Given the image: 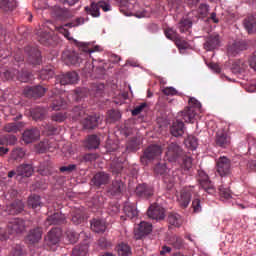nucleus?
<instances>
[{"label":"nucleus","instance_id":"1","mask_svg":"<svg viewBox=\"0 0 256 256\" xmlns=\"http://www.w3.org/2000/svg\"><path fill=\"white\" fill-rule=\"evenodd\" d=\"M188 107H185L184 110L179 112L178 119L173 122L172 126L170 127V133L173 137H182L185 133V123H193L195 121V117L197 116V111L195 109L201 108V103L199 100L195 98L189 99Z\"/></svg>","mask_w":256,"mask_h":256},{"label":"nucleus","instance_id":"2","mask_svg":"<svg viewBox=\"0 0 256 256\" xmlns=\"http://www.w3.org/2000/svg\"><path fill=\"white\" fill-rule=\"evenodd\" d=\"M79 47L81 51L80 55L77 52H71L68 50L62 53V61L65 65H80V63H83V55H91V53L99 51V46L91 48V45L85 42H81Z\"/></svg>","mask_w":256,"mask_h":256},{"label":"nucleus","instance_id":"3","mask_svg":"<svg viewBox=\"0 0 256 256\" xmlns=\"http://www.w3.org/2000/svg\"><path fill=\"white\" fill-rule=\"evenodd\" d=\"M72 113L73 119H79L81 117H84V119L81 120V125L84 129H95V127L99 125V116H87V114H85V109H83V107L81 106L74 107Z\"/></svg>","mask_w":256,"mask_h":256},{"label":"nucleus","instance_id":"4","mask_svg":"<svg viewBox=\"0 0 256 256\" xmlns=\"http://www.w3.org/2000/svg\"><path fill=\"white\" fill-rule=\"evenodd\" d=\"M8 229V231H7ZM6 228H0V241H7L9 235L23 233L25 232V220L20 218H14L10 221Z\"/></svg>","mask_w":256,"mask_h":256},{"label":"nucleus","instance_id":"5","mask_svg":"<svg viewBox=\"0 0 256 256\" xmlns=\"http://www.w3.org/2000/svg\"><path fill=\"white\" fill-rule=\"evenodd\" d=\"M63 237V231L59 227L52 228L44 237V247L49 251H55V246L59 245Z\"/></svg>","mask_w":256,"mask_h":256},{"label":"nucleus","instance_id":"6","mask_svg":"<svg viewBox=\"0 0 256 256\" xmlns=\"http://www.w3.org/2000/svg\"><path fill=\"white\" fill-rule=\"evenodd\" d=\"M196 181L198 182L200 189H203L205 193H208V195H215V185L213 184V182L209 178V175L205 171L198 170L196 175Z\"/></svg>","mask_w":256,"mask_h":256},{"label":"nucleus","instance_id":"7","mask_svg":"<svg viewBox=\"0 0 256 256\" xmlns=\"http://www.w3.org/2000/svg\"><path fill=\"white\" fill-rule=\"evenodd\" d=\"M162 153H163V149L161 148V146L157 144H152L144 150V154L140 158V161L142 165H149V161L159 159Z\"/></svg>","mask_w":256,"mask_h":256},{"label":"nucleus","instance_id":"8","mask_svg":"<svg viewBox=\"0 0 256 256\" xmlns=\"http://www.w3.org/2000/svg\"><path fill=\"white\" fill-rule=\"evenodd\" d=\"M3 76L6 81H10L11 79H17V81H20L21 83H29V81H31V74L25 69L21 72L17 69L6 70L3 73Z\"/></svg>","mask_w":256,"mask_h":256},{"label":"nucleus","instance_id":"9","mask_svg":"<svg viewBox=\"0 0 256 256\" xmlns=\"http://www.w3.org/2000/svg\"><path fill=\"white\" fill-rule=\"evenodd\" d=\"M99 9L103 10L105 13L107 11H111V5L105 1H99L97 3L92 2L90 6L85 7V11L88 15H91L92 17H100L101 12Z\"/></svg>","mask_w":256,"mask_h":256},{"label":"nucleus","instance_id":"10","mask_svg":"<svg viewBox=\"0 0 256 256\" xmlns=\"http://www.w3.org/2000/svg\"><path fill=\"white\" fill-rule=\"evenodd\" d=\"M232 167L231 160L225 156L218 158L216 162V172L220 177H229L231 175Z\"/></svg>","mask_w":256,"mask_h":256},{"label":"nucleus","instance_id":"11","mask_svg":"<svg viewBox=\"0 0 256 256\" xmlns=\"http://www.w3.org/2000/svg\"><path fill=\"white\" fill-rule=\"evenodd\" d=\"M185 152L183 151V148L179 146L176 142H172L168 145L167 151H166V157L170 161V163H175L183 157Z\"/></svg>","mask_w":256,"mask_h":256},{"label":"nucleus","instance_id":"12","mask_svg":"<svg viewBox=\"0 0 256 256\" xmlns=\"http://www.w3.org/2000/svg\"><path fill=\"white\" fill-rule=\"evenodd\" d=\"M85 23V18L78 17L75 20L68 22L64 24L63 26H54V29L64 35L68 41H71L73 38L71 37V32L69 30L65 29V27H69L72 29V27H79V25H83Z\"/></svg>","mask_w":256,"mask_h":256},{"label":"nucleus","instance_id":"13","mask_svg":"<svg viewBox=\"0 0 256 256\" xmlns=\"http://www.w3.org/2000/svg\"><path fill=\"white\" fill-rule=\"evenodd\" d=\"M191 197H193V187L189 186L181 190L178 203L182 209H187V207H189V203H191Z\"/></svg>","mask_w":256,"mask_h":256},{"label":"nucleus","instance_id":"14","mask_svg":"<svg viewBox=\"0 0 256 256\" xmlns=\"http://www.w3.org/2000/svg\"><path fill=\"white\" fill-rule=\"evenodd\" d=\"M149 219H155L156 221H163L165 219V208L157 204H152L147 211Z\"/></svg>","mask_w":256,"mask_h":256},{"label":"nucleus","instance_id":"15","mask_svg":"<svg viewBox=\"0 0 256 256\" xmlns=\"http://www.w3.org/2000/svg\"><path fill=\"white\" fill-rule=\"evenodd\" d=\"M47 93V89L41 85H37L34 87H26L24 88L23 94L25 97L31 98L34 97L35 99L39 97H43Z\"/></svg>","mask_w":256,"mask_h":256},{"label":"nucleus","instance_id":"16","mask_svg":"<svg viewBox=\"0 0 256 256\" xmlns=\"http://www.w3.org/2000/svg\"><path fill=\"white\" fill-rule=\"evenodd\" d=\"M56 81H59L60 85H75L79 81V75L77 72H67L57 76Z\"/></svg>","mask_w":256,"mask_h":256},{"label":"nucleus","instance_id":"17","mask_svg":"<svg viewBox=\"0 0 256 256\" xmlns=\"http://www.w3.org/2000/svg\"><path fill=\"white\" fill-rule=\"evenodd\" d=\"M221 45V39L218 34H211L206 37L204 42V49L206 51H215V49H219Z\"/></svg>","mask_w":256,"mask_h":256},{"label":"nucleus","instance_id":"18","mask_svg":"<svg viewBox=\"0 0 256 256\" xmlns=\"http://www.w3.org/2000/svg\"><path fill=\"white\" fill-rule=\"evenodd\" d=\"M53 15L57 21H69V19H73V17H75V14H73L69 9L61 7H55Z\"/></svg>","mask_w":256,"mask_h":256},{"label":"nucleus","instance_id":"19","mask_svg":"<svg viewBox=\"0 0 256 256\" xmlns=\"http://www.w3.org/2000/svg\"><path fill=\"white\" fill-rule=\"evenodd\" d=\"M41 137V132L37 128H31L27 129L22 134V141L26 143V145H29V143H34V141H37Z\"/></svg>","mask_w":256,"mask_h":256},{"label":"nucleus","instance_id":"20","mask_svg":"<svg viewBox=\"0 0 256 256\" xmlns=\"http://www.w3.org/2000/svg\"><path fill=\"white\" fill-rule=\"evenodd\" d=\"M154 173L156 175H164V183H169V185H173L175 180L173 179V177L167 174V165L164 162H159L158 164L155 165Z\"/></svg>","mask_w":256,"mask_h":256},{"label":"nucleus","instance_id":"21","mask_svg":"<svg viewBox=\"0 0 256 256\" xmlns=\"http://www.w3.org/2000/svg\"><path fill=\"white\" fill-rule=\"evenodd\" d=\"M216 145L222 149H229L231 147V136L225 131L217 132Z\"/></svg>","mask_w":256,"mask_h":256},{"label":"nucleus","instance_id":"22","mask_svg":"<svg viewBox=\"0 0 256 256\" xmlns=\"http://www.w3.org/2000/svg\"><path fill=\"white\" fill-rule=\"evenodd\" d=\"M109 181H111V175L107 172H98L93 176L91 183H93L95 187H103V185H107Z\"/></svg>","mask_w":256,"mask_h":256},{"label":"nucleus","instance_id":"23","mask_svg":"<svg viewBox=\"0 0 256 256\" xmlns=\"http://www.w3.org/2000/svg\"><path fill=\"white\" fill-rule=\"evenodd\" d=\"M153 231V225L149 222H141L137 229L134 230L136 239H142L145 235H149Z\"/></svg>","mask_w":256,"mask_h":256},{"label":"nucleus","instance_id":"24","mask_svg":"<svg viewBox=\"0 0 256 256\" xmlns=\"http://www.w3.org/2000/svg\"><path fill=\"white\" fill-rule=\"evenodd\" d=\"M25 209V204L21 200H16L6 206V213L8 215H19V213H23Z\"/></svg>","mask_w":256,"mask_h":256},{"label":"nucleus","instance_id":"25","mask_svg":"<svg viewBox=\"0 0 256 256\" xmlns=\"http://www.w3.org/2000/svg\"><path fill=\"white\" fill-rule=\"evenodd\" d=\"M43 237V228L36 227L31 229L26 236V241L29 245H35V243H39V240Z\"/></svg>","mask_w":256,"mask_h":256},{"label":"nucleus","instance_id":"26","mask_svg":"<svg viewBox=\"0 0 256 256\" xmlns=\"http://www.w3.org/2000/svg\"><path fill=\"white\" fill-rule=\"evenodd\" d=\"M26 53H28V62L31 65H41V51L37 48L26 47Z\"/></svg>","mask_w":256,"mask_h":256},{"label":"nucleus","instance_id":"27","mask_svg":"<svg viewBox=\"0 0 256 256\" xmlns=\"http://www.w3.org/2000/svg\"><path fill=\"white\" fill-rule=\"evenodd\" d=\"M65 224V215L61 212H55L46 219V225H63Z\"/></svg>","mask_w":256,"mask_h":256},{"label":"nucleus","instance_id":"28","mask_svg":"<svg viewBox=\"0 0 256 256\" xmlns=\"http://www.w3.org/2000/svg\"><path fill=\"white\" fill-rule=\"evenodd\" d=\"M232 73H235V75L239 73H245L247 69H249V62L245 60H235L232 64Z\"/></svg>","mask_w":256,"mask_h":256},{"label":"nucleus","instance_id":"29","mask_svg":"<svg viewBox=\"0 0 256 256\" xmlns=\"http://www.w3.org/2000/svg\"><path fill=\"white\" fill-rule=\"evenodd\" d=\"M244 49H246L245 43L236 41L228 46V55L235 57V55H238V53H241Z\"/></svg>","mask_w":256,"mask_h":256},{"label":"nucleus","instance_id":"30","mask_svg":"<svg viewBox=\"0 0 256 256\" xmlns=\"http://www.w3.org/2000/svg\"><path fill=\"white\" fill-rule=\"evenodd\" d=\"M90 225L94 233H105V230L107 229V224L101 219L94 218L91 220Z\"/></svg>","mask_w":256,"mask_h":256},{"label":"nucleus","instance_id":"31","mask_svg":"<svg viewBox=\"0 0 256 256\" xmlns=\"http://www.w3.org/2000/svg\"><path fill=\"white\" fill-rule=\"evenodd\" d=\"M123 211L128 219H135V217L139 215V211H137V206L129 202H126L124 204Z\"/></svg>","mask_w":256,"mask_h":256},{"label":"nucleus","instance_id":"32","mask_svg":"<svg viewBox=\"0 0 256 256\" xmlns=\"http://www.w3.org/2000/svg\"><path fill=\"white\" fill-rule=\"evenodd\" d=\"M71 221L74 225H81L85 221V212L81 208H75L72 210Z\"/></svg>","mask_w":256,"mask_h":256},{"label":"nucleus","instance_id":"33","mask_svg":"<svg viewBox=\"0 0 256 256\" xmlns=\"http://www.w3.org/2000/svg\"><path fill=\"white\" fill-rule=\"evenodd\" d=\"M16 173L20 177H31V175H33V165L21 164L17 167Z\"/></svg>","mask_w":256,"mask_h":256},{"label":"nucleus","instance_id":"34","mask_svg":"<svg viewBox=\"0 0 256 256\" xmlns=\"http://www.w3.org/2000/svg\"><path fill=\"white\" fill-rule=\"evenodd\" d=\"M136 195L138 197H151L153 195V188L146 184H140L136 187Z\"/></svg>","mask_w":256,"mask_h":256},{"label":"nucleus","instance_id":"35","mask_svg":"<svg viewBox=\"0 0 256 256\" xmlns=\"http://www.w3.org/2000/svg\"><path fill=\"white\" fill-rule=\"evenodd\" d=\"M124 187L125 184H123V181L116 179L112 182V185L109 188V193L112 195H121Z\"/></svg>","mask_w":256,"mask_h":256},{"label":"nucleus","instance_id":"36","mask_svg":"<svg viewBox=\"0 0 256 256\" xmlns=\"http://www.w3.org/2000/svg\"><path fill=\"white\" fill-rule=\"evenodd\" d=\"M31 115L34 121H43V119L47 117V109L43 107L34 108L31 112Z\"/></svg>","mask_w":256,"mask_h":256},{"label":"nucleus","instance_id":"37","mask_svg":"<svg viewBox=\"0 0 256 256\" xmlns=\"http://www.w3.org/2000/svg\"><path fill=\"white\" fill-rule=\"evenodd\" d=\"M168 223L173 227H181L183 225V218L178 213L172 212L168 215Z\"/></svg>","mask_w":256,"mask_h":256},{"label":"nucleus","instance_id":"38","mask_svg":"<svg viewBox=\"0 0 256 256\" xmlns=\"http://www.w3.org/2000/svg\"><path fill=\"white\" fill-rule=\"evenodd\" d=\"M244 27L248 33H256V16H248L244 20Z\"/></svg>","mask_w":256,"mask_h":256},{"label":"nucleus","instance_id":"39","mask_svg":"<svg viewBox=\"0 0 256 256\" xmlns=\"http://www.w3.org/2000/svg\"><path fill=\"white\" fill-rule=\"evenodd\" d=\"M15 7H17V2L15 0H0V10L4 13L13 11Z\"/></svg>","mask_w":256,"mask_h":256},{"label":"nucleus","instance_id":"40","mask_svg":"<svg viewBox=\"0 0 256 256\" xmlns=\"http://www.w3.org/2000/svg\"><path fill=\"white\" fill-rule=\"evenodd\" d=\"M101 145V140L98 135H90L86 140L87 149H97Z\"/></svg>","mask_w":256,"mask_h":256},{"label":"nucleus","instance_id":"41","mask_svg":"<svg viewBox=\"0 0 256 256\" xmlns=\"http://www.w3.org/2000/svg\"><path fill=\"white\" fill-rule=\"evenodd\" d=\"M36 35H38V41L42 45H47L49 39H51V33L49 30H43V28H40V30L37 31Z\"/></svg>","mask_w":256,"mask_h":256},{"label":"nucleus","instance_id":"42","mask_svg":"<svg viewBox=\"0 0 256 256\" xmlns=\"http://www.w3.org/2000/svg\"><path fill=\"white\" fill-rule=\"evenodd\" d=\"M28 207H31L32 209H39V207H43L41 197L39 195L30 196L28 198Z\"/></svg>","mask_w":256,"mask_h":256},{"label":"nucleus","instance_id":"43","mask_svg":"<svg viewBox=\"0 0 256 256\" xmlns=\"http://www.w3.org/2000/svg\"><path fill=\"white\" fill-rule=\"evenodd\" d=\"M89 251V245L82 244L75 246V248L72 250V256H87V253Z\"/></svg>","mask_w":256,"mask_h":256},{"label":"nucleus","instance_id":"44","mask_svg":"<svg viewBox=\"0 0 256 256\" xmlns=\"http://www.w3.org/2000/svg\"><path fill=\"white\" fill-rule=\"evenodd\" d=\"M55 76V71L51 69V67L44 68L39 73V78L42 81H49V79H53Z\"/></svg>","mask_w":256,"mask_h":256},{"label":"nucleus","instance_id":"45","mask_svg":"<svg viewBox=\"0 0 256 256\" xmlns=\"http://www.w3.org/2000/svg\"><path fill=\"white\" fill-rule=\"evenodd\" d=\"M117 253L119 256H131V246L126 243H121L117 246Z\"/></svg>","mask_w":256,"mask_h":256},{"label":"nucleus","instance_id":"46","mask_svg":"<svg viewBox=\"0 0 256 256\" xmlns=\"http://www.w3.org/2000/svg\"><path fill=\"white\" fill-rule=\"evenodd\" d=\"M140 146H141V140H139V138L137 137H133L128 141L126 145V149L127 151H138Z\"/></svg>","mask_w":256,"mask_h":256},{"label":"nucleus","instance_id":"47","mask_svg":"<svg viewBox=\"0 0 256 256\" xmlns=\"http://www.w3.org/2000/svg\"><path fill=\"white\" fill-rule=\"evenodd\" d=\"M110 171L113 175H119L123 171V163L119 162V159L113 160L110 163Z\"/></svg>","mask_w":256,"mask_h":256},{"label":"nucleus","instance_id":"48","mask_svg":"<svg viewBox=\"0 0 256 256\" xmlns=\"http://www.w3.org/2000/svg\"><path fill=\"white\" fill-rule=\"evenodd\" d=\"M193 15H197L198 18H205L207 17V13H209V5L202 3L199 5V8L197 11L192 12Z\"/></svg>","mask_w":256,"mask_h":256},{"label":"nucleus","instance_id":"49","mask_svg":"<svg viewBox=\"0 0 256 256\" xmlns=\"http://www.w3.org/2000/svg\"><path fill=\"white\" fill-rule=\"evenodd\" d=\"M25 157V150L23 148H14L11 152V159L13 161H21Z\"/></svg>","mask_w":256,"mask_h":256},{"label":"nucleus","instance_id":"50","mask_svg":"<svg viewBox=\"0 0 256 256\" xmlns=\"http://www.w3.org/2000/svg\"><path fill=\"white\" fill-rule=\"evenodd\" d=\"M185 145L188 149H191V151H195V149H197V146L199 145L197 137L188 136L185 140Z\"/></svg>","mask_w":256,"mask_h":256},{"label":"nucleus","instance_id":"51","mask_svg":"<svg viewBox=\"0 0 256 256\" xmlns=\"http://www.w3.org/2000/svg\"><path fill=\"white\" fill-rule=\"evenodd\" d=\"M193 27V22L190 19L184 18L179 22V30L181 33H185Z\"/></svg>","mask_w":256,"mask_h":256},{"label":"nucleus","instance_id":"52","mask_svg":"<svg viewBox=\"0 0 256 256\" xmlns=\"http://www.w3.org/2000/svg\"><path fill=\"white\" fill-rule=\"evenodd\" d=\"M182 160V168L185 169V171H189L191 167H193V159L191 156L183 154V157L180 158Z\"/></svg>","mask_w":256,"mask_h":256},{"label":"nucleus","instance_id":"53","mask_svg":"<svg viewBox=\"0 0 256 256\" xmlns=\"http://www.w3.org/2000/svg\"><path fill=\"white\" fill-rule=\"evenodd\" d=\"M65 105H66L65 100L61 97H57L52 102V109L53 111H59V109H63Z\"/></svg>","mask_w":256,"mask_h":256},{"label":"nucleus","instance_id":"54","mask_svg":"<svg viewBox=\"0 0 256 256\" xmlns=\"http://www.w3.org/2000/svg\"><path fill=\"white\" fill-rule=\"evenodd\" d=\"M36 149L38 153H45L51 149L49 146V140L41 141L39 144L36 145Z\"/></svg>","mask_w":256,"mask_h":256},{"label":"nucleus","instance_id":"55","mask_svg":"<svg viewBox=\"0 0 256 256\" xmlns=\"http://www.w3.org/2000/svg\"><path fill=\"white\" fill-rule=\"evenodd\" d=\"M66 238L68 239V243H75L76 241H79V234L74 230H67Z\"/></svg>","mask_w":256,"mask_h":256},{"label":"nucleus","instance_id":"56","mask_svg":"<svg viewBox=\"0 0 256 256\" xmlns=\"http://www.w3.org/2000/svg\"><path fill=\"white\" fill-rule=\"evenodd\" d=\"M6 133H17L19 131V124L17 122L8 123L4 126Z\"/></svg>","mask_w":256,"mask_h":256},{"label":"nucleus","instance_id":"57","mask_svg":"<svg viewBox=\"0 0 256 256\" xmlns=\"http://www.w3.org/2000/svg\"><path fill=\"white\" fill-rule=\"evenodd\" d=\"M164 33L167 39H170V41H176V39L179 38L177 31L173 30V28H166Z\"/></svg>","mask_w":256,"mask_h":256},{"label":"nucleus","instance_id":"58","mask_svg":"<svg viewBox=\"0 0 256 256\" xmlns=\"http://www.w3.org/2000/svg\"><path fill=\"white\" fill-rule=\"evenodd\" d=\"M9 256H25V252L23 251V246L21 244H16L10 253Z\"/></svg>","mask_w":256,"mask_h":256},{"label":"nucleus","instance_id":"59","mask_svg":"<svg viewBox=\"0 0 256 256\" xmlns=\"http://www.w3.org/2000/svg\"><path fill=\"white\" fill-rule=\"evenodd\" d=\"M171 245H173V247L175 249H181V247H183V238L179 237V236H173L170 239Z\"/></svg>","mask_w":256,"mask_h":256},{"label":"nucleus","instance_id":"60","mask_svg":"<svg viewBox=\"0 0 256 256\" xmlns=\"http://www.w3.org/2000/svg\"><path fill=\"white\" fill-rule=\"evenodd\" d=\"M168 5L170 7V11L172 13H177L179 10V7L181 6V1L180 0H167Z\"/></svg>","mask_w":256,"mask_h":256},{"label":"nucleus","instance_id":"61","mask_svg":"<svg viewBox=\"0 0 256 256\" xmlns=\"http://www.w3.org/2000/svg\"><path fill=\"white\" fill-rule=\"evenodd\" d=\"M67 119V115L63 114V112H58L52 115V121L56 123H63Z\"/></svg>","mask_w":256,"mask_h":256},{"label":"nucleus","instance_id":"62","mask_svg":"<svg viewBox=\"0 0 256 256\" xmlns=\"http://www.w3.org/2000/svg\"><path fill=\"white\" fill-rule=\"evenodd\" d=\"M108 117L111 121H119L121 119V113L117 110H109Z\"/></svg>","mask_w":256,"mask_h":256},{"label":"nucleus","instance_id":"63","mask_svg":"<svg viewBox=\"0 0 256 256\" xmlns=\"http://www.w3.org/2000/svg\"><path fill=\"white\" fill-rule=\"evenodd\" d=\"M145 107H147V103H145V102H143L140 105L136 106L132 110L133 117H137V115H140V113H143V109H145Z\"/></svg>","mask_w":256,"mask_h":256},{"label":"nucleus","instance_id":"64","mask_svg":"<svg viewBox=\"0 0 256 256\" xmlns=\"http://www.w3.org/2000/svg\"><path fill=\"white\" fill-rule=\"evenodd\" d=\"M175 41V45L178 47V49H187V47H189V44L187 43V41L181 39V38H176Z\"/></svg>","mask_w":256,"mask_h":256}]
</instances>
